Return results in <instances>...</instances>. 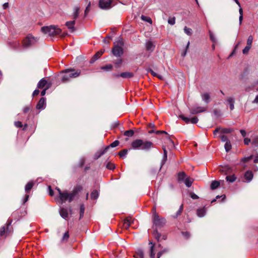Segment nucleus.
Masks as SVG:
<instances>
[{
    "label": "nucleus",
    "mask_w": 258,
    "mask_h": 258,
    "mask_svg": "<svg viewBox=\"0 0 258 258\" xmlns=\"http://www.w3.org/2000/svg\"><path fill=\"white\" fill-rule=\"evenodd\" d=\"M99 196V192L97 190H94L91 194V198L92 199L96 200Z\"/></svg>",
    "instance_id": "nucleus-34"
},
{
    "label": "nucleus",
    "mask_w": 258,
    "mask_h": 258,
    "mask_svg": "<svg viewBox=\"0 0 258 258\" xmlns=\"http://www.w3.org/2000/svg\"><path fill=\"white\" fill-rule=\"evenodd\" d=\"M251 48V46L246 45L244 49L242 50V53L244 54H247L248 51H249L250 49Z\"/></svg>",
    "instance_id": "nucleus-49"
},
{
    "label": "nucleus",
    "mask_w": 258,
    "mask_h": 258,
    "mask_svg": "<svg viewBox=\"0 0 258 258\" xmlns=\"http://www.w3.org/2000/svg\"><path fill=\"white\" fill-rule=\"evenodd\" d=\"M253 40V38L252 36H251V35L249 36L247 38V42H246L247 45H246L251 47Z\"/></svg>",
    "instance_id": "nucleus-41"
},
{
    "label": "nucleus",
    "mask_w": 258,
    "mask_h": 258,
    "mask_svg": "<svg viewBox=\"0 0 258 258\" xmlns=\"http://www.w3.org/2000/svg\"><path fill=\"white\" fill-rule=\"evenodd\" d=\"M155 47V45L151 41H148L146 43V48L147 51L152 52Z\"/></svg>",
    "instance_id": "nucleus-15"
},
{
    "label": "nucleus",
    "mask_w": 258,
    "mask_h": 258,
    "mask_svg": "<svg viewBox=\"0 0 258 258\" xmlns=\"http://www.w3.org/2000/svg\"><path fill=\"white\" fill-rule=\"evenodd\" d=\"M34 185L33 181L29 182L25 186V190L26 192H28L32 188Z\"/></svg>",
    "instance_id": "nucleus-30"
},
{
    "label": "nucleus",
    "mask_w": 258,
    "mask_h": 258,
    "mask_svg": "<svg viewBox=\"0 0 258 258\" xmlns=\"http://www.w3.org/2000/svg\"><path fill=\"white\" fill-rule=\"evenodd\" d=\"M104 53V51H100L97 52L94 56V58L91 60V63L94 62L96 59L99 58L102 54Z\"/></svg>",
    "instance_id": "nucleus-27"
},
{
    "label": "nucleus",
    "mask_w": 258,
    "mask_h": 258,
    "mask_svg": "<svg viewBox=\"0 0 258 258\" xmlns=\"http://www.w3.org/2000/svg\"><path fill=\"white\" fill-rule=\"evenodd\" d=\"M15 125L17 127H22V123L21 121H16L15 122Z\"/></svg>",
    "instance_id": "nucleus-57"
},
{
    "label": "nucleus",
    "mask_w": 258,
    "mask_h": 258,
    "mask_svg": "<svg viewBox=\"0 0 258 258\" xmlns=\"http://www.w3.org/2000/svg\"><path fill=\"white\" fill-rule=\"evenodd\" d=\"M112 0H100L99 6L103 10H108L111 8Z\"/></svg>",
    "instance_id": "nucleus-8"
},
{
    "label": "nucleus",
    "mask_w": 258,
    "mask_h": 258,
    "mask_svg": "<svg viewBox=\"0 0 258 258\" xmlns=\"http://www.w3.org/2000/svg\"><path fill=\"white\" fill-rule=\"evenodd\" d=\"M167 155H163V159L162 160V161H161V167L163 166V165L164 164V163H165L166 161L167 160Z\"/></svg>",
    "instance_id": "nucleus-55"
},
{
    "label": "nucleus",
    "mask_w": 258,
    "mask_h": 258,
    "mask_svg": "<svg viewBox=\"0 0 258 258\" xmlns=\"http://www.w3.org/2000/svg\"><path fill=\"white\" fill-rule=\"evenodd\" d=\"M131 146L134 150L148 151L152 147L153 143L141 139H136L132 142Z\"/></svg>",
    "instance_id": "nucleus-2"
},
{
    "label": "nucleus",
    "mask_w": 258,
    "mask_h": 258,
    "mask_svg": "<svg viewBox=\"0 0 258 258\" xmlns=\"http://www.w3.org/2000/svg\"><path fill=\"white\" fill-rule=\"evenodd\" d=\"M117 77H120L123 78H131L134 76V74L130 72H123L117 76Z\"/></svg>",
    "instance_id": "nucleus-18"
},
{
    "label": "nucleus",
    "mask_w": 258,
    "mask_h": 258,
    "mask_svg": "<svg viewBox=\"0 0 258 258\" xmlns=\"http://www.w3.org/2000/svg\"><path fill=\"white\" fill-rule=\"evenodd\" d=\"M183 235L186 238L189 237V233L187 232H184L182 233Z\"/></svg>",
    "instance_id": "nucleus-63"
},
{
    "label": "nucleus",
    "mask_w": 258,
    "mask_h": 258,
    "mask_svg": "<svg viewBox=\"0 0 258 258\" xmlns=\"http://www.w3.org/2000/svg\"><path fill=\"white\" fill-rule=\"evenodd\" d=\"M209 36H210V40L214 43H216L217 42V39L215 36V35L213 34V33L211 31H209Z\"/></svg>",
    "instance_id": "nucleus-31"
},
{
    "label": "nucleus",
    "mask_w": 258,
    "mask_h": 258,
    "mask_svg": "<svg viewBox=\"0 0 258 258\" xmlns=\"http://www.w3.org/2000/svg\"><path fill=\"white\" fill-rule=\"evenodd\" d=\"M225 149L226 152H228L231 149V144L230 141H227L224 145Z\"/></svg>",
    "instance_id": "nucleus-36"
},
{
    "label": "nucleus",
    "mask_w": 258,
    "mask_h": 258,
    "mask_svg": "<svg viewBox=\"0 0 258 258\" xmlns=\"http://www.w3.org/2000/svg\"><path fill=\"white\" fill-rule=\"evenodd\" d=\"M41 31L49 36L59 35L61 32V30L59 28L54 25L43 27L41 28Z\"/></svg>",
    "instance_id": "nucleus-4"
},
{
    "label": "nucleus",
    "mask_w": 258,
    "mask_h": 258,
    "mask_svg": "<svg viewBox=\"0 0 258 258\" xmlns=\"http://www.w3.org/2000/svg\"><path fill=\"white\" fill-rule=\"evenodd\" d=\"M239 14H240L239 18V24L240 25L242 23V21L243 19V11H242V8H241V7H239Z\"/></svg>",
    "instance_id": "nucleus-43"
},
{
    "label": "nucleus",
    "mask_w": 258,
    "mask_h": 258,
    "mask_svg": "<svg viewBox=\"0 0 258 258\" xmlns=\"http://www.w3.org/2000/svg\"><path fill=\"white\" fill-rule=\"evenodd\" d=\"M250 142V140L248 138H245L244 140V143L245 145H248Z\"/></svg>",
    "instance_id": "nucleus-62"
},
{
    "label": "nucleus",
    "mask_w": 258,
    "mask_h": 258,
    "mask_svg": "<svg viewBox=\"0 0 258 258\" xmlns=\"http://www.w3.org/2000/svg\"><path fill=\"white\" fill-rule=\"evenodd\" d=\"M119 141H117V140H116L115 141H114L113 143H112L109 147V148L110 147H112V148H114V147H115L116 146H117L118 145H119Z\"/></svg>",
    "instance_id": "nucleus-52"
},
{
    "label": "nucleus",
    "mask_w": 258,
    "mask_h": 258,
    "mask_svg": "<svg viewBox=\"0 0 258 258\" xmlns=\"http://www.w3.org/2000/svg\"><path fill=\"white\" fill-rule=\"evenodd\" d=\"M60 216L65 220H67L69 217V211L64 208H60L59 210Z\"/></svg>",
    "instance_id": "nucleus-10"
},
{
    "label": "nucleus",
    "mask_w": 258,
    "mask_h": 258,
    "mask_svg": "<svg viewBox=\"0 0 258 258\" xmlns=\"http://www.w3.org/2000/svg\"><path fill=\"white\" fill-rule=\"evenodd\" d=\"M252 158V156H250L249 157H245L244 158L242 159V160L244 161V162H247L249 160H250V159H251Z\"/></svg>",
    "instance_id": "nucleus-59"
},
{
    "label": "nucleus",
    "mask_w": 258,
    "mask_h": 258,
    "mask_svg": "<svg viewBox=\"0 0 258 258\" xmlns=\"http://www.w3.org/2000/svg\"><path fill=\"white\" fill-rule=\"evenodd\" d=\"M153 222L154 225L156 226H162L166 223V220L164 218H160L157 213L156 212L155 209L153 210Z\"/></svg>",
    "instance_id": "nucleus-6"
},
{
    "label": "nucleus",
    "mask_w": 258,
    "mask_h": 258,
    "mask_svg": "<svg viewBox=\"0 0 258 258\" xmlns=\"http://www.w3.org/2000/svg\"><path fill=\"white\" fill-rule=\"evenodd\" d=\"M226 179L227 181L232 183L236 180V177L234 175H229L226 177Z\"/></svg>",
    "instance_id": "nucleus-33"
},
{
    "label": "nucleus",
    "mask_w": 258,
    "mask_h": 258,
    "mask_svg": "<svg viewBox=\"0 0 258 258\" xmlns=\"http://www.w3.org/2000/svg\"><path fill=\"white\" fill-rule=\"evenodd\" d=\"M179 117L183 120L185 123H190V118L187 117H185L183 115H179Z\"/></svg>",
    "instance_id": "nucleus-39"
},
{
    "label": "nucleus",
    "mask_w": 258,
    "mask_h": 258,
    "mask_svg": "<svg viewBox=\"0 0 258 258\" xmlns=\"http://www.w3.org/2000/svg\"><path fill=\"white\" fill-rule=\"evenodd\" d=\"M75 23V20L68 21L66 23V26L72 32L75 30V28L74 27Z\"/></svg>",
    "instance_id": "nucleus-14"
},
{
    "label": "nucleus",
    "mask_w": 258,
    "mask_h": 258,
    "mask_svg": "<svg viewBox=\"0 0 258 258\" xmlns=\"http://www.w3.org/2000/svg\"><path fill=\"white\" fill-rule=\"evenodd\" d=\"M37 41V38L34 37L31 34H28L24 39L23 45L24 47L27 48L34 44Z\"/></svg>",
    "instance_id": "nucleus-7"
},
{
    "label": "nucleus",
    "mask_w": 258,
    "mask_h": 258,
    "mask_svg": "<svg viewBox=\"0 0 258 258\" xmlns=\"http://www.w3.org/2000/svg\"><path fill=\"white\" fill-rule=\"evenodd\" d=\"M221 141L223 142H227V141H229L227 138V137L225 135H221L220 137Z\"/></svg>",
    "instance_id": "nucleus-54"
},
{
    "label": "nucleus",
    "mask_w": 258,
    "mask_h": 258,
    "mask_svg": "<svg viewBox=\"0 0 258 258\" xmlns=\"http://www.w3.org/2000/svg\"><path fill=\"white\" fill-rule=\"evenodd\" d=\"M227 100L229 104L230 110H233L234 108V98L233 97H229L227 98Z\"/></svg>",
    "instance_id": "nucleus-21"
},
{
    "label": "nucleus",
    "mask_w": 258,
    "mask_h": 258,
    "mask_svg": "<svg viewBox=\"0 0 258 258\" xmlns=\"http://www.w3.org/2000/svg\"><path fill=\"white\" fill-rule=\"evenodd\" d=\"M253 103L258 104V95H256L255 99L252 101Z\"/></svg>",
    "instance_id": "nucleus-64"
},
{
    "label": "nucleus",
    "mask_w": 258,
    "mask_h": 258,
    "mask_svg": "<svg viewBox=\"0 0 258 258\" xmlns=\"http://www.w3.org/2000/svg\"><path fill=\"white\" fill-rule=\"evenodd\" d=\"M149 244L151 245L149 250L150 257L151 258H155V252L154 245L153 244L152 242H150Z\"/></svg>",
    "instance_id": "nucleus-20"
},
{
    "label": "nucleus",
    "mask_w": 258,
    "mask_h": 258,
    "mask_svg": "<svg viewBox=\"0 0 258 258\" xmlns=\"http://www.w3.org/2000/svg\"><path fill=\"white\" fill-rule=\"evenodd\" d=\"M198 118L197 117H194L190 119V123L195 124L198 122Z\"/></svg>",
    "instance_id": "nucleus-53"
},
{
    "label": "nucleus",
    "mask_w": 258,
    "mask_h": 258,
    "mask_svg": "<svg viewBox=\"0 0 258 258\" xmlns=\"http://www.w3.org/2000/svg\"><path fill=\"white\" fill-rule=\"evenodd\" d=\"M81 189L82 188L80 186H77L74 188L71 192L69 193L67 191L62 192L59 188L56 187V189L59 195L60 203L62 204L66 201L71 202Z\"/></svg>",
    "instance_id": "nucleus-1"
},
{
    "label": "nucleus",
    "mask_w": 258,
    "mask_h": 258,
    "mask_svg": "<svg viewBox=\"0 0 258 258\" xmlns=\"http://www.w3.org/2000/svg\"><path fill=\"white\" fill-rule=\"evenodd\" d=\"M168 251V248H164V249H163L162 250H161L160 251H159L158 253H157V258H160L161 255L165 252H167Z\"/></svg>",
    "instance_id": "nucleus-45"
},
{
    "label": "nucleus",
    "mask_w": 258,
    "mask_h": 258,
    "mask_svg": "<svg viewBox=\"0 0 258 258\" xmlns=\"http://www.w3.org/2000/svg\"><path fill=\"white\" fill-rule=\"evenodd\" d=\"M109 148V147H107L105 149H104L103 150H100L99 151H98L96 154L94 155V159H97L100 157H101L102 155H103L107 150V149Z\"/></svg>",
    "instance_id": "nucleus-22"
},
{
    "label": "nucleus",
    "mask_w": 258,
    "mask_h": 258,
    "mask_svg": "<svg viewBox=\"0 0 258 258\" xmlns=\"http://www.w3.org/2000/svg\"><path fill=\"white\" fill-rule=\"evenodd\" d=\"M47 84V81L44 79H42L40 80L37 84V87L39 88H43Z\"/></svg>",
    "instance_id": "nucleus-29"
},
{
    "label": "nucleus",
    "mask_w": 258,
    "mask_h": 258,
    "mask_svg": "<svg viewBox=\"0 0 258 258\" xmlns=\"http://www.w3.org/2000/svg\"><path fill=\"white\" fill-rule=\"evenodd\" d=\"M80 7L79 6H75L73 9V13L72 14L73 18L76 19L78 18L79 15Z\"/></svg>",
    "instance_id": "nucleus-19"
},
{
    "label": "nucleus",
    "mask_w": 258,
    "mask_h": 258,
    "mask_svg": "<svg viewBox=\"0 0 258 258\" xmlns=\"http://www.w3.org/2000/svg\"><path fill=\"white\" fill-rule=\"evenodd\" d=\"M123 42L122 39L119 40L117 42V44L115 43L114 47L112 49V53L115 56H120L123 53V49L122 46Z\"/></svg>",
    "instance_id": "nucleus-5"
},
{
    "label": "nucleus",
    "mask_w": 258,
    "mask_h": 258,
    "mask_svg": "<svg viewBox=\"0 0 258 258\" xmlns=\"http://www.w3.org/2000/svg\"><path fill=\"white\" fill-rule=\"evenodd\" d=\"M85 212V207L84 205H81L80 206V219H81L84 214Z\"/></svg>",
    "instance_id": "nucleus-42"
},
{
    "label": "nucleus",
    "mask_w": 258,
    "mask_h": 258,
    "mask_svg": "<svg viewBox=\"0 0 258 258\" xmlns=\"http://www.w3.org/2000/svg\"><path fill=\"white\" fill-rule=\"evenodd\" d=\"M193 182L194 179L189 177L186 178L184 180V183L185 185L188 187H189L191 186Z\"/></svg>",
    "instance_id": "nucleus-25"
},
{
    "label": "nucleus",
    "mask_w": 258,
    "mask_h": 258,
    "mask_svg": "<svg viewBox=\"0 0 258 258\" xmlns=\"http://www.w3.org/2000/svg\"><path fill=\"white\" fill-rule=\"evenodd\" d=\"M244 178L246 180V182H250L253 177V173L251 171L248 170L244 174Z\"/></svg>",
    "instance_id": "nucleus-12"
},
{
    "label": "nucleus",
    "mask_w": 258,
    "mask_h": 258,
    "mask_svg": "<svg viewBox=\"0 0 258 258\" xmlns=\"http://www.w3.org/2000/svg\"><path fill=\"white\" fill-rule=\"evenodd\" d=\"M69 237V232L67 231L64 233V234L61 238V241H66L68 240Z\"/></svg>",
    "instance_id": "nucleus-46"
},
{
    "label": "nucleus",
    "mask_w": 258,
    "mask_h": 258,
    "mask_svg": "<svg viewBox=\"0 0 258 258\" xmlns=\"http://www.w3.org/2000/svg\"><path fill=\"white\" fill-rule=\"evenodd\" d=\"M106 168L110 170H113L115 168V165L112 163H108L106 165Z\"/></svg>",
    "instance_id": "nucleus-50"
},
{
    "label": "nucleus",
    "mask_w": 258,
    "mask_h": 258,
    "mask_svg": "<svg viewBox=\"0 0 258 258\" xmlns=\"http://www.w3.org/2000/svg\"><path fill=\"white\" fill-rule=\"evenodd\" d=\"M90 6H91V3L89 2V3L88 4V6H87V7L86 8V9L85 10V15H87V13L89 12Z\"/></svg>",
    "instance_id": "nucleus-58"
},
{
    "label": "nucleus",
    "mask_w": 258,
    "mask_h": 258,
    "mask_svg": "<svg viewBox=\"0 0 258 258\" xmlns=\"http://www.w3.org/2000/svg\"><path fill=\"white\" fill-rule=\"evenodd\" d=\"M184 31L188 35H190L191 34V29L187 28L186 26L184 27Z\"/></svg>",
    "instance_id": "nucleus-48"
},
{
    "label": "nucleus",
    "mask_w": 258,
    "mask_h": 258,
    "mask_svg": "<svg viewBox=\"0 0 258 258\" xmlns=\"http://www.w3.org/2000/svg\"><path fill=\"white\" fill-rule=\"evenodd\" d=\"M134 220L132 218L128 217L125 219L124 221L123 226L125 228H128L132 223L134 222Z\"/></svg>",
    "instance_id": "nucleus-16"
},
{
    "label": "nucleus",
    "mask_w": 258,
    "mask_h": 258,
    "mask_svg": "<svg viewBox=\"0 0 258 258\" xmlns=\"http://www.w3.org/2000/svg\"><path fill=\"white\" fill-rule=\"evenodd\" d=\"M135 258H144V252L142 249H138L135 254L134 255Z\"/></svg>",
    "instance_id": "nucleus-24"
},
{
    "label": "nucleus",
    "mask_w": 258,
    "mask_h": 258,
    "mask_svg": "<svg viewBox=\"0 0 258 258\" xmlns=\"http://www.w3.org/2000/svg\"><path fill=\"white\" fill-rule=\"evenodd\" d=\"M183 205H180V207H179V210L177 211V212H176L175 215L173 216V217L176 218H177L179 215H180L182 211H183Z\"/></svg>",
    "instance_id": "nucleus-38"
},
{
    "label": "nucleus",
    "mask_w": 258,
    "mask_h": 258,
    "mask_svg": "<svg viewBox=\"0 0 258 258\" xmlns=\"http://www.w3.org/2000/svg\"><path fill=\"white\" fill-rule=\"evenodd\" d=\"M206 108L201 106H194L190 109V112L192 114H196L199 113L205 112Z\"/></svg>",
    "instance_id": "nucleus-9"
},
{
    "label": "nucleus",
    "mask_w": 258,
    "mask_h": 258,
    "mask_svg": "<svg viewBox=\"0 0 258 258\" xmlns=\"http://www.w3.org/2000/svg\"><path fill=\"white\" fill-rule=\"evenodd\" d=\"M154 236L157 240H159L160 237V234L156 231L154 232Z\"/></svg>",
    "instance_id": "nucleus-56"
},
{
    "label": "nucleus",
    "mask_w": 258,
    "mask_h": 258,
    "mask_svg": "<svg viewBox=\"0 0 258 258\" xmlns=\"http://www.w3.org/2000/svg\"><path fill=\"white\" fill-rule=\"evenodd\" d=\"M185 177V174L184 172H179L178 175V180L181 181L183 180Z\"/></svg>",
    "instance_id": "nucleus-44"
},
{
    "label": "nucleus",
    "mask_w": 258,
    "mask_h": 258,
    "mask_svg": "<svg viewBox=\"0 0 258 258\" xmlns=\"http://www.w3.org/2000/svg\"><path fill=\"white\" fill-rule=\"evenodd\" d=\"M252 144L254 146V150L256 154H258V137H255L252 139Z\"/></svg>",
    "instance_id": "nucleus-23"
},
{
    "label": "nucleus",
    "mask_w": 258,
    "mask_h": 258,
    "mask_svg": "<svg viewBox=\"0 0 258 258\" xmlns=\"http://www.w3.org/2000/svg\"><path fill=\"white\" fill-rule=\"evenodd\" d=\"M232 131V130L229 128H221L220 130V133L221 134H229L231 133Z\"/></svg>",
    "instance_id": "nucleus-40"
},
{
    "label": "nucleus",
    "mask_w": 258,
    "mask_h": 258,
    "mask_svg": "<svg viewBox=\"0 0 258 258\" xmlns=\"http://www.w3.org/2000/svg\"><path fill=\"white\" fill-rule=\"evenodd\" d=\"M168 23L171 25H173L175 23V19L174 17L169 18L168 20Z\"/></svg>",
    "instance_id": "nucleus-51"
},
{
    "label": "nucleus",
    "mask_w": 258,
    "mask_h": 258,
    "mask_svg": "<svg viewBox=\"0 0 258 258\" xmlns=\"http://www.w3.org/2000/svg\"><path fill=\"white\" fill-rule=\"evenodd\" d=\"M148 72H150L151 74L154 77H157V74L155 72H154L151 69H149L148 71Z\"/></svg>",
    "instance_id": "nucleus-61"
},
{
    "label": "nucleus",
    "mask_w": 258,
    "mask_h": 258,
    "mask_svg": "<svg viewBox=\"0 0 258 258\" xmlns=\"http://www.w3.org/2000/svg\"><path fill=\"white\" fill-rule=\"evenodd\" d=\"M202 100L205 102L206 103H208L209 102V99H210V95L208 93H203L202 94Z\"/></svg>",
    "instance_id": "nucleus-28"
},
{
    "label": "nucleus",
    "mask_w": 258,
    "mask_h": 258,
    "mask_svg": "<svg viewBox=\"0 0 258 258\" xmlns=\"http://www.w3.org/2000/svg\"><path fill=\"white\" fill-rule=\"evenodd\" d=\"M127 152L128 150L126 149L122 150L119 153V155L120 156V157H124L127 154Z\"/></svg>",
    "instance_id": "nucleus-47"
},
{
    "label": "nucleus",
    "mask_w": 258,
    "mask_h": 258,
    "mask_svg": "<svg viewBox=\"0 0 258 258\" xmlns=\"http://www.w3.org/2000/svg\"><path fill=\"white\" fill-rule=\"evenodd\" d=\"M63 75L62 76L61 81L66 83L70 81L71 78H76L81 74L80 70H75L74 69H66L62 71Z\"/></svg>",
    "instance_id": "nucleus-3"
},
{
    "label": "nucleus",
    "mask_w": 258,
    "mask_h": 258,
    "mask_svg": "<svg viewBox=\"0 0 258 258\" xmlns=\"http://www.w3.org/2000/svg\"><path fill=\"white\" fill-rule=\"evenodd\" d=\"M46 106V99L45 98H41L37 104L36 108L38 109H44Z\"/></svg>",
    "instance_id": "nucleus-11"
},
{
    "label": "nucleus",
    "mask_w": 258,
    "mask_h": 258,
    "mask_svg": "<svg viewBox=\"0 0 258 258\" xmlns=\"http://www.w3.org/2000/svg\"><path fill=\"white\" fill-rule=\"evenodd\" d=\"M190 197L192 199H198L199 198V197L197 195H196L195 193H191L190 194Z\"/></svg>",
    "instance_id": "nucleus-60"
},
{
    "label": "nucleus",
    "mask_w": 258,
    "mask_h": 258,
    "mask_svg": "<svg viewBox=\"0 0 258 258\" xmlns=\"http://www.w3.org/2000/svg\"><path fill=\"white\" fill-rule=\"evenodd\" d=\"M134 135V131L132 130L126 131L124 133V135L125 136H127V137H131L133 136Z\"/></svg>",
    "instance_id": "nucleus-37"
},
{
    "label": "nucleus",
    "mask_w": 258,
    "mask_h": 258,
    "mask_svg": "<svg viewBox=\"0 0 258 258\" xmlns=\"http://www.w3.org/2000/svg\"><path fill=\"white\" fill-rule=\"evenodd\" d=\"M206 210L205 207L199 208L197 211V214L198 217L202 218L205 216Z\"/></svg>",
    "instance_id": "nucleus-17"
},
{
    "label": "nucleus",
    "mask_w": 258,
    "mask_h": 258,
    "mask_svg": "<svg viewBox=\"0 0 258 258\" xmlns=\"http://www.w3.org/2000/svg\"><path fill=\"white\" fill-rule=\"evenodd\" d=\"M12 220L8 221L7 223V231L6 230V228L5 226L2 227L0 228V236H3L5 232L6 231L7 233H10L11 231L9 229V227L12 224Z\"/></svg>",
    "instance_id": "nucleus-13"
},
{
    "label": "nucleus",
    "mask_w": 258,
    "mask_h": 258,
    "mask_svg": "<svg viewBox=\"0 0 258 258\" xmlns=\"http://www.w3.org/2000/svg\"><path fill=\"white\" fill-rule=\"evenodd\" d=\"M113 66L112 64H107L105 66H102L100 69L106 72H109L112 70Z\"/></svg>",
    "instance_id": "nucleus-32"
},
{
    "label": "nucleus",
    "mask_w": 258,
    "mask_h": 258,
    "mask_svg": "<svg viewBox=\"0 0 258 258\" xmlns=\"http://www.w3.org/2000/svg\"><path fill=\"white\" fill-rule=\"evenodd\" d=\"M141 18L143 21L145 22H147L151 24L152 23V19L149 17L142 15Z\"/></svg>",
    "instance_id": "nucleus-35"
},
{
    "label": "nucleus",
    "mask_w": 258,
    "mask_h": 258,
    "mask_svg": "<svg viewBox=\"0 0 258 258\" xmlns=\"http://www.w3.org/2000/svg\"><path fill=\"white\" fill-rule=\"evenodd\" d=\"M220 185V182L217 180H214L212 182L210 187L212 190L216 189Z\"/></svg>",
    "instance_id": "nucleus-26"
}]
</instances>
